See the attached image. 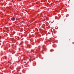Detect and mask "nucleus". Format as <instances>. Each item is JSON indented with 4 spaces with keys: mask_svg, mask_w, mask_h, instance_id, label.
Instances as JSON below:
<instances>
[{
    "mask_svg": "<svg viewBox=\"0 0 74 74\" xmlns=\"http://www.w3.org/2000/svg\"><path fill=\"white\" fill-rule=\"evenodd\" d=\"M19 50H20V49H19Z\"/></svg>",
    "mask_w": 74,
    "mask_h": 74,
    "instance_id": "nucleus-2",
    "label": "nucleus"
},
{
    "mask_svg": "<svg viewBox=\"0 0 74 74\" xmlns=\"http://www.w3.org/2000/svg\"><path fill=\"white\" fill-rule=\"evenodd\" d=\"M24 63H26V62H24Z\"/></svg>",
    "mask_w": 74,
    "mask_h": 74,
    "instance_id": "nucleus-3",
    "label": "nucleus"
},
{
    "mask_svg": "<svg viewBox=\"0 0 74 74\" xmlns=\"http://www.w3.org/2000/svg\"><path fill=\"white\" fill-rule=\"evenodd\" d=\"M11 19L12 21H15V18L13 17V18H11Z\"/></svg>",
    "mask_w": 74,
    "mask_h": 74,
    "instance_id": "nucleus-1",
    "label": "nucleus"
}]
</instances>
